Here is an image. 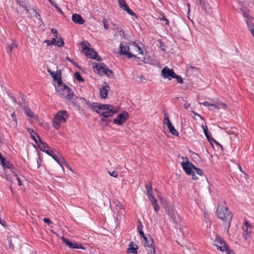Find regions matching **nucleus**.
<instances>
[{
    "label": "nucleus",
    "mask_w": 254,
    "mask_h": 254,
    "mask_svg": "<svg viewBox=\"0 0 254 254\" xmlns=\"http://www.w3.org/2000/svg\"><path fill=\"white\" fill-rule=\"evenodd\" d=\"M166 125L168 127V128L173 126L171 122L167 123V124Z\"/></svg>",
    "instance_id": "obj_64"
},
{
    "label": "nucleus",
    "mask_w": 254,
    "mask_h": 254,
    "mask_svg": "<svg viewBox=\"0 0 254 254\" xmlns=\"http://www.w3.org/2000/svg\"><path fill=\"white\" fill-rule=\"evenodd\" d=\"M161 74L162 76L164 78H167L170 80L172 78H173L174 76H175V73L172 69H170L167 66H165L162 69Z\"/></svg>",
    "instance_id": "obj_11"
},
{
    "label": "nucleus",
    "mask_w": 254,
    "mask_h": 254,
    "mask_svg": "<svg viewBox=\"0 0 254 254\" xmlns=\"http://www.w3.org/2000/svg\"><path fill=\"white\" fill-rule=\"evenodd\" d=\"M160 19H161V20H163L165 22V24L166 25H168L169 24V22L168 19H167L166 17H165L164 16H162V18H161Z\"/></svg>",
    "instance_id": "obj_56"
},
{
    "label": "nucleus",
    "mask_w": 254,
    "mask_h": 254,
    "mask_svg": "<svg viewBox=\"0 0 254 254\" xmlns=\"http://www.w3.org/2000/svg\"><path fill=\"white\" fill-rule=\"evenodd\" d=\"M37 168H38L40 166V157H37Z\"/></svg>",
    "instance_id": "obj_60"
},
{
    "label": "nucleus",
    "mask_w": 254,
    "mask_h": 254,
    "mask_svg": "<svg viewBox=\"0 0 254 254\" xmlns=\"http://www.w3.org/2000/svg\"><path fill=\"white\" fill-rule=\"evenodd\" d=\"M11 118H12V120H16V118L15 117V113L14 112H13L11 114Z\"/></svg>",
    "instance_id": "obj_61"
},
{
    "label": "nucleus",
    "mask_w": 254,
    "mask_h": 254,
    "mask_svg": "<svg viewBox=\"0 0 254 254\" xmlns=\"http://www.w3.org/2000/svg\"><path fill=\"white\" fill-rule=\"evenodd\" d=\"M151 202V203L152 204V205L153 206L155 204H157V200L156 199V198H155V197H153L150 199H149Z\"/></svg>",
    "instance_id": "obj_52"
},
{
    "label": "nucleus",
    "mask_w": 254,
    "mask_h": 254,
    "mask_svg": "<svg viewBox=\"0 0 254 254\" xmlns=\"http://www.w3.org/2000/svg\"><path fill=\"white\" fill-rule=\"evenodd\" d=\"M103 26H104V28L106 29V30H108V21L107 19H103Z\"/></svg>",
    "instance_id": "obj_43"
},
{
    "label": "nucleus",
    "mask_w": 254,
    "mask_h": 254,
    "mask_svg": "<svg viewBox=\"0 0 254 254\" xmlns=\"http://www.w3.org/2000/svg\"><path fill=\"white\" fill-rule=\"evenodd\" d=\"M29 131L31 134V136L33 140L38 145L39 143H40L42 141L39 134L32 129H29Z\"/></svg>",
    "instance_id": "obj_15"
},
{
    "label": "nucleus",
    "mask_w": 254,
    "mask_h": 254,
    "mask_svg": "<svg viewBox=\"0 0 254 254\" xmlns=\"http://www.w3.org/2000/svg\"><path fill=\"white\" fill-rule=\"evenodd\" d=\"M17 44L14 41H12V43L8 45L7 50L8 53L10 55V53L12 52V50L17 47Z\"/></svg>",
    "instance_id": "obj_27"
},
{
    "label": "nucleus",
    "mask_w": 254,
    "mask_h": 254,
    "mask_svg": "<svg viewBox=\"0 0 254 254\" xmlns=\"http://www.w3.org/2000/svg\"><path fill=\"white\" fill-rule=\"evenodd\" d=\"M142 228H143V225H142L141 221L140 220H138V226L137 227L138 232L139 231L142 230Z\"/></svg>",
    "instance_id": "obj_48"
},
{
    "label": "nucleus",
    "mask_w": 254,
    "mask_h": 254,
    "mask_svg": "<svg viewBox=\"0 0 254 254\" xmlns=\"http://www.w3.org/2000/svg\"><path fill=\"white\" fill-rule=\"evenodd\" d=\"M200 104H202L204 106L212 107H213V109H214V110L219 109V107H218V106L217 105H215L213 103H210L206 102V101L203 102Z\"/></svg>",
    "instance_id": "obj_26"
},
{
    "label": "nucleus",
    "mask_w": 254,
    "mask_h": 254,
    "mask_svg": "<svg viewBox=\"0 0 254 254\" xmlns=\"http://www.w3.org/2000/svg\"><path fill=\"white\" fill-rule=\"evenodd\" d=\"M54 37H55L53 38L51 41L45 40V42L47 43L48 44V45H55L56 43L57 39L58 38V36L57 35H54Z\"/></svg>",
    "instance_id": "obj_30"
},
{
    "label": "nucleus",
    "mask_w": 254,
    "mask_h": 254,
    "mask_svg": "<svg viewBox=\"0 0 254 254\" xmlns=\"http://www.w3.org/2000/svg\"><path fill=\"white\" fill-rule=\"evenodd\" d=\"M85 54L86 56L93 59H95L98 61L101 60V58L99 57L98 56L97 53L93 49H89L87 52H85Z\"/></svg>",
    "instance_id": "obj_13"
},
{
    "label": "nucleus",
    "mask_w": 254,
    "mask_h": 254,
    "mask_svg": "<svg viewBox=\"0 0 254 254\" xmlns=\"http://www.w3.org/2000/svg\"><path fill=\"white\" fill-rule=\"evenodd\" d=\"M164 119L163 120V124H167V123L170 122L169 117L167 113L164 114Z\"/></svg>",
    "instance_id": "obj_42"
},
{
    "label": "nucleus",
    "mask_w": 254,
    "mask_h": 254,
    "mask_svg": "<svg viewBox=\"0 0 254 254\" xmlns=\"http://www.w3.org/2000/svg\"><path fill=\"white\" fill-rule=\"evenodd\" d=\"M64 41L62 39V38L61 37H60L58 40L56 41V46H57L58 47H61L62 46H63L64 45Z\"/></svg>",
    "instance_id": "obj_36"
},
{
    "label": "nucleus",
    "mask_w": 254,
    "mask_h": 254,
    "mask_svg": "<svg viewBox=\"0 0 254 254\" xmlns=\"http://www.w3.org/2000/svg\"><path fill=\"white\" fill-rule=\"evenodd\" d=\"M213 245L217 247L218 250L222 252H225L226 254H231L232 253L224 240L219 236H216L213 241Z\"/></svg>",
    "instance_id": "obj_5"
},
{
    "label": "nucleus",
    "mask_w": 254,
    "mask_h": 254,
    "mask_svg": "<svg viewBox=\"0 0 254 254\" xmlns=\"http://www.w3.org/2000/svg\"><path fill=\"white\" fill-rule=\"evenodd\" d=\"M138 249V246L136 244H135L133 242H131L128 246V248L127 250V252L128 253L136 254L137 253V250Z\"/></svg>",
    "instance_id": "obj_18"
},
{
    "label": "nucleus",
    "mask_w": 254,
    "mask_h": 254,
    "mask_svg": "<svg viewBox=\"0 0 254 254\" xmlns=\"http://www.w3.org/2000/svg\"><path fill=\"white\" fill-rule=\"evenodd\" d=\"M168 214L174 223H177L178 222L179 219L178 218L177 213L176 210L173 208H171L168 210Z\"/></svg>",
    "instance_id": "obj_16"
},
{
    "label": "nucleus",
    "mask_w": 254,
    "mask_h": 254,
    "mask_svg": "<svg viewBox=\"0 0 254 254\" xmlns=\"http://www.w3.org/2000/svg\"><path fill=\"white\" fill-rule=\"evenodd\" d=\"M128 118V114L126 112H124L121 114H120L117 118L115 119L113 121L114 124L122 125H123L126 121H127Z\"/></svg>",
    "instance_id": "obj_12"
},
{
    "label": "nucleus",
    "mask_w": 254,
    "mask_h": 254,
    "mask_svg": "<svg viewBox=\"0 0 254 254\" xmlns=\"http://www.w3.org/2000/svg\"><path fill=\"white\" fill-rule=\"evenodd\" d=\"M244 237L246 240L249 236L251 231V227L247 221L245 222V226L244 227Z\"/></svg>",
    "instance_id": "obj_20"
},
{
    "label": "nucleus",
    "mask_w": 254,
    "mask_h": 254,
    "mask_svg": "<svg viewBox=\"0 0 254 254\" xmlns=\"http://www.w3.org/2000/svg\"><path fill=\"white\" fill-rule=\"evenodd\" d=\"M1 163L3 167L4 172H7V170L9 169L10 171L12 173V172L13 171L11 169L12 167V165L9 162L6 161L5 159H4V162H1Z\"/></svg>",
    "instance_id": "obj_24"
},
{
    "label": "nucleus",
    "mask_w": 254,
    "mask_h": 254,
    "mask_svg": "<svg viewBox=\"0 0 254 254\" xmlns=\"http://www.w3.org/2000/svg\"><path fill=\"white\" fill-rule=\"evenodd\" d=\"M120 48L121 55H126L129 59L132 57L136 58L134 55L129 52V47L126 43H121Z\"/></svg>",
    "instance_id": "obj_10"
},
{
    "label": "nucleus",
    "mask_w": 254,
    "mask_h": 254,
    "mask_svg": "<svg viewBox=\"0 0 254 254\" xmlns=\"http://www.w3.org/2000/svg\"><path fill=\"white\" fill-rule=\"evenodd\" d=\"M81 45L83 48L82 50H84L86 52H87L90 49L89 46L90 45L87 41H82L81 43Z\"/></svg>",
    "instance_id": "obj_29"
},
{
    "label": "nucleus",
    "mask_w": 254,
    "mask_h": 254,
    "mask_svg": "<svg viewBox=\"0 0 254 254\" xmlns=\"http://www.w3.org/2000/svg\"><path fill=\"white\" fill-rule=\"evenodd\" d=\"M109 86L106 85L100 89V95L102 98L106 99L107 97Z\"/></svg>",
    "instance_id": "obj_19"
},
{
    "label": "nucleus",
    "mask_w": 254,
    "mask_h": 254,
    "mask_svg": "<svg viewBox=\"0 0 254 254\" xmlns=\"http://www.w3.org/2000/svg\"><path fill=\"white\" fill-rule=\"evenodd\" d=\"M93 68L94 71L97 72L101 75L105 74L109 77H112L114 75L113 71L103 63L97 64L93 65Z\"/></svg>",
    "instance_id": "obj_6"
},
{
    "label": "nucleus",
    "mask_w": 254,
    "mask_h": 254,
    "mask_svg": "<svg viewBox=\"0 0 254 254\" xmlns=\"http://www.w3.org/2000/svg\"><path fill=\"white\" fill-rule=\"evenodd\" d=\"M199 1V4H201L204 8H205V6L207 2L205 0H197Z\"/></svg>",
    "instance_id": "obj_50"
},
{
    "label": "nucleus",
    "mask_w": 254,
    "mask_h": 254,
    "mask_svg": "<svg viewBox=\"0 0 254 254\" xmlns=\"http://www.w3.org/2000/svg\"><path fill=\"white\" fill-rule=\"evenodd\" d=\"M71 19L74 22L78 24H82L84 22V20L82 18L81 16L76 13L72 14Z\"/></svg>",
    "instance_id": "obj_17"
},
{
    "label": "nucleus",
    "mask_w": 254,
    "mask_h": 254,
    "mask_svg": "<svg viewBox=\"0 0 254 254\" xmlns=\"http://www.w3.org/2000/svg\"><path fill=\"white\" fill-rule=\"evenodd\" d=\"M216 213L218 218L228 224L229 227L233 216L231 212L229 211V208L226 206L225 202L222 201L221 203L218 204Z\"/></svg>",
    "instance_id": "obj_2"
},
{
    "label": "nucleus",
    "mask_w": 254,
    "mask_h": 254,
    "mask_svg": "<svg viewBox=\"0 0 254 254\" xmlns=\"http://www.w3.org/2000/svg\"><path fill=\"white\" fill-rule=\"evenodd\" d=\"M62 239L63 242H64L66 246H67L70 249H80L82 250H86V248L83 246L81 244L78 242H73L70 241L67 239L64 238V237H62Z\"/></svg>",
    "instance_id": "obj_9"
},
{
    "label": "nucleus",
    "mask_w": 254,
    "mask_h": 254,
    "mask_svg": "<svg viewBox=\"0 0 254 254\" xmlns=\"http://www.w3.org/2000/svg\"><path fill=\"white\" fill-rule=\"evenodd\" d=\"M51 32L54 34H56L55 35H57L58 34V31L56 29L53 28L51 30Z\"/></svg>",
    "instance_id": "obj_62"
},
{
    "label": "nucleus",
    "mask_w": 254,
    "mask_h": 254,
    "mask_svg": "<svg viewBox=\"0 0 254 254\" xmlns=\"http://www.w3.org/2000/svg\"><path fill=\"white\" fill-rule=\"evenodd\" d=\"M57 159V160L56 162L61 166V167L63 169H64V167L63 166V164H64L67 168H68L69 169H70V167L69 166L68 164L66 163L63 157L62 156H61V155H59V158Z\"/></svg>",
    "instance_id": "obj_23"
},
{
    "label": "nucleus",
    "mask_w": 254,
    "mask_h": 254,
    "mask_svg": "<svg viewBox=\"0 0 254 254\" xmlns=\"http://www.w3.org/2000/svg\"><path fill=\"white\" fill-rule=\"evenodd\" d=\"M145 188L146 190V191H147V190H152V187L151 182H149L147 183V184L145 185Z\"/></svg>",
    "instance_id": "obj_47"
},
{
    "label": "nucleus",
    "mask_w": 254,
    "mask_h": 254,
    "mask_svg": "<svg viewBox=\"0 0 254 254\" xmlns=\"http://www.w3.org/2000/svg\"><path fill=\"white\" fill-rule=\"evenodd\" d=\"M20 5L23 8V10L25 11L26 12H27L28 11V9L25 5H24L22 4H20Z\"/></svg>",
    "instance_id": "obj_59"
},
{
    "label": "nucleus",
    "mask_w": 254,
    "mask_h": 254,
    "mask_svg": "<svg viewBox=\"0 0 254 254\" xmlns=\"http://www.w3.org/2000/svg\"><path fill=\"white\" fill-rule=\"evenodd\" d=\"M9 126L11 128H15L17 127V120H13L9 122Z\"/></svg>",
    "instance_id": "obj_38"
},
{
    "label": "nucleus",
    "mask_w": 254,
    "mask_h": 254,
    "mask_svg": "<svg viewBox=\"0 0 254 254\" xmlns=\"http://www.w3.org/2000/svg\"><path fill=\"white\" fill-rule=\"evenodd\" d=\"M170 132L173 135L178 136L179 133L177 130L173 126L169 128Z\"/></svg>",
    "instance_id": "obj_32"
},
{
    "label": "nucleus",
    "mask_w": 254,
    "mask_h": 254,
    "mask_svg": "<svg viewBox=\"0 0 254 254\" xmlns=\"http://www.w3.org/2000/svg\"><path fill=\"white\" fill-rule=\"evenodd\" d=\"M253 21H254V19L253 18H248L246 21L248 27L251 33L252 32V29H254V24Z\"/></svg>",
    "instance_id": "obj_25"
},
{
    "label": "nucleus",
    "mask_w": 254,
    "mask_h": 254,
    "mask_svg": "<svg viewBox=\"0 0 254 254\" xmlns=\"http://www.w3.org/2000/svg\"><path fill=\"white\" fill-rule=\"evenodd\" d=\"M124 10H126L129 15L136 17V15L135 14V13L131 9H130L128 7V6L127 7H126V8Z\"/></svg>",
    "instance_id": "obj_37"
},
{
    "label": "nucleus",
    "mask_w": 254,
    "mask_h": 254,
    "mask_svg": "<svg viewBox=\"0 0 254 254\" xmlns=\"http://www.w3.org/2000/svg\"><path fill=\"white\" fill-rule=\"evenodd\" d=\"M138 233H139L141 237L143 238V240H146L147 237L145 236L142 230L138 231Z\"/></svg>",
    "instance_id": "obj_53"
},
{
    "label": "nucleus",
    "mask_w": 254,
    "mask_h": 254,
    "mask_svg": "<svg viewBox=\"0 0 254 254\" xmlns=\"http://www.w3.org/2000/svg\"><path fill=\"white\" fill-rule=\"evenodd\" d=\"M119 2V5L124 10L126 7H127V5L126 1L125 0H118Z\"/></svg>",
    "instance_id": "obj_34"
},
{
    "label": "nucleus",
    "mask_w": 254,
    "mask_h": 254,
    "mask_svg": "<svg viewBox=\"0 0 254 254\" xmlns=\"http://www.w3.org/2000/svg\"><path fill=\"white\" fill-rule=\"evenodd\" d=\"M203 131H204V134L206 136V137H207L208 140L209 141H210V139L211 138H210V136L209 135L208 130V128H207V127H206V126H205V127H203Z\"/></svg>",
    "instance_id": "obj_39"
},
{
    "label": "nucleus",
    "mask_w": 254,
    "mask_h": 254,
    "mask_svg": "<svg viewBox=\"0 0 254 254\" xmlns=\"http://www.w3.org/2000/svg\"><path fill=\"white\" fill-rule=\"evenodd\" d=\"M39 148L42 151L46 153L48 155H52V151L49 150V145L45 142L43 141L38 144Z\"/></svg>",
    "instance_id": "obj_14"
},
{
    "label": "nucleus",
    "mask_w": 254,
    "mask_h": 254,
    "mask_svg": "<svg viewBox=\"0 0 254 254\" xmlns=\"http://www.w3.org/2000/svg\"><path fill=\"white\" fill-rule=\"evenodd\" d=\"M173 78H176L177 79V82L179 83H183V79L181 77V76H180L178 75H177L176 73H175V76H174Z\"/></svg>",
    "instance_id": "obj_41"
},
{
    "label": "nucleus",
    "mask_w": 254,
    "mask_h": 254,
    "mask_svg": "<svg viewBox=\"0 0 254 254\" xmlns=\"http://www.w3.org/2000/svg\"><path fill=\"white\" fill-rule=\"evenodd\" d=\"M7 172H4V174H5L4 178L7 181H8L11 183L12 181V178L10 176H9V175H7Z\"/></svg>",
    "instance_id": "obj_45"
},
{
    "label": "nucleus",
    "mask_w": 254,
    "mask_h": 254,
    "mask_svg": "<svg viewBox=\"0 0 254 254\" xmlns=\"http://www.w3.org/2000/svg\"><path fill=\"white\" fill-rule=\"evenodd\" d=\"M217 105L218 106H221L224 109H225L226 108V107H227L226 104L225 103H224L221 102H218Z\"/></svg>",
    "instance_id": "obj_49"
},
{
    "label": "nucleus",
    "mask_w": 254,
    "mask_h": 254,
    "mask_svg": "<svg viewBox=\"0 0 254 254\" xmlns=\"http://www.w3.org/2000/svg\"><path fill=\"white\" fill-rule=\"evenodd\" d=\"M114 29L116 30L117 32H122L123 34H124V31L120 25L114 24Z\"/></svg>",
    "instance_id": "obj_33"
},
{
    "label": "nucleus",
    "mask_w": 254,
    "mask_h": 254,
    "mask_svg": "<svg viewBox=\"0 0 254 254\" xmlns=\"http://www.w3.org/2000/svg\"><path fill=\"white\" fill-rule=\"evenodd\" d=\"M153 208L155 210V212H158V210H159V206H158V205L157 204V203L156 204H155L153 206Z\"/></svg>",
    "instance_id": "obj_58"
},
{
    "label": "nucleus",
    "mask_w": 254,
    "mask_h": 254,
    "mask_svg": "<svg viewBox=\"0 0 254 254\" xmlns=\"http://www.w3.org/2000/svg\"><path fill=\"white\" fill-rule=\"evenodd\" d=\"M43 221L45 222V223H48L49 224H52V221H51V220L49 219V218H44L43 219Z\"/></svg>",
    "instance_id": "obj_55"
},
{
    "label": "nucleus",
    "mask_w": 254,
    "mask_h": 254,
    "mask_svg": "<svg viewBox=\"0 0 254 254\" xmlns=\"http://www.w3.org/2000/svg\"><path fill=\"white\" fill-rule=\"evenodd\" d=\"M147 195L149 199H150V198L154 197L152 194V190H147Z\"/></svg>",
    "instance_id": "obj_46"
},
{
    "label": "nucleus",
    "mask_w": 254,
    "mask_h": 254,
    "mask_svg": "<svg viewBox=\"0 0 254 254\" xmlns=\"http://www.w3.org/2000/svg\"><path fill=\"white\" fill-rule=\"evenodd\" d=\"M24 112L27 114V115L28 116V117L35 118L34 114L32 111H31L30 108L25 107L24 108Z\"/></svg>",
    "instance_id": "obj_28"
},
{
    "label": "nucleus",
    "mask_w": 254,
    "mask_h": 254,
    "mask_svg": "<svg viewBox=\"0 0 254 254\" xmlns=\"http://www.w3.org/2000/svg\"><path fill=\"white\" fill-rule=\"evenodd\" d=\"M68 117V115L65 111H59L55 116L53 120V126L56 129L61 127V124L65 123Z\"/></svg>",
    "instance_id": "obj_4"
},
{
    "label": "nucleus",
    "mask_w": 254,
    "mask_h": 254,
    "mask_svg": "<svg viewBox=\"0 0 254 254\" xmlns=\"http://www.w3.org/2000/svg\"><path fill=\"white\" fill-rule=\"evenodd\" d=\"M57 10L61 13L62 14H63V12L62 11V10L61 9V8L60 7H59V6H57V7H55Z\"/></svg>",
    "instance_id": "obj_63"
},
{
    "label": "nucleus",
    "mask_w": 254,
    "mask_h": 254,
    "mask_svg": "<svg viewBox=\"0 0 254 254\" xmlns=\"http://www.w3.org/2000/svg\"><path fill=\"white\" fill-rule=\"evenodd\" d=\"M144 245L148 252V254H155V249L152 238L150 236L147 237L146 240H144Z\"/></svg>",
    "instance_id": "obj_8"
},
{
    "label": "nucleus",
    "mask_w": 254,
    "mask_h": 254,
    "mask_svg": "<svg viewBox=\"0 0 254 254\" xmlns=\"http://www.w3.org/2000/svg\"><path fill=\"white\" fill-rule=\"evenodd\" d=\"M12 176L16 178V179L18 182V185L19 186H22V181H23L22 179L17 174H16L14 172H12Z\"/></svg>",
    "instance_id": "obj_31"
},
{
    "label": "nucleus",
    "mask_w": 254,
    "mask_h": 254,
    "mask_svg": "<svg viewBox=\"0 0 254 254\" xmlns=\"http://www.w3.org/2000/svg\"><path fill=\"white\" fill-rule=\"evenodd\" d=\"M48 71L52 75L54 80L55 81H57L58 86H60L61 84H63L61 77L58 76V75L57 74H56L55 72H52L49 69Z\"/></svg>",
    "instance_id": "obj_22"
},
{
    "label": "nucleus",
    "mask_w": 254,
    "mask_h": 254,
    "mask_svg": "<svg viewBox=\"0 0 254 254\" xmlns=\"http://www.w3.org/2000/svg\"><path fill=\"white\" fill-rule=\"evenodd\" d=\"M59 154H55V153H53V152L52 151V155H50L52 157V158L56 161H57V159L58 158H59Z\"/></svg>",
    "instance_id": "obj_54"
},
{
    "label": "nucleus",
    "mask_w": 254,
    "mask_h": 254,
    "mask_svg": "<svg viewBox=\"0 0 254 254\" xmlns=\"http://www.w3.org/2000/svg\"><path fill=\"white\" fill-rule=\"evenodd\" d=\"M134 50L138 53V54L143 55V51L137 45H134Z\"/></svg>",
    "instance_id": "obj_40"
},
{
    "label": "nucleus",
    "mask_w": 254,
    "mask_h": 254,
    "mask_svg": "<svg viewBox=\"0 0 254 254\" xmlns=\"http://www.w3.org/2000/svg\"><path fill=\"white\" fill-rule=\"evenodd\" d=\"M86 103L90 109L100 114L105 118L111 117L118 111L117 108L112 105L100 104L97 103H90L87 102Z\"/></svg>",
    "instance_id": "obj_1"
},
{
    "label": "nucleus",
    "mask_w": 254,
    "mask_h": 254,
    "mask_svg": "<svg viewBox=\"0 0 254 254\" xmlns=\"http://www.w3.org/2000/svg\"><path fill=\"white\" fill-rule=\"evenodd\" d=\"M225 131L228 134L234 135L236 136V134L237 132V129L235 127H227L223 128Z\"/></svg>",
    "instance_id": "obj_21"
},
{
    "label": "nucleus",
    "mask_w": 254,
    "mask_h": 254,
    "mask_svg": "<svg viewBox=\"0 0 254 254\" xmlns=\"http://www.w3.org/2000/svg\"><path fill=\"white\" fill-rule=\"evenodd\" d=\"M56 89L59 94L66 100H69L73 97L72 91L65 84H62L60 86H58Z\"/></svg>",
    "instance_id": "obj_7"
},
{
    "label": "nucleus",
    "mask_w": 254,
    "mask_h": 254,
    "mask_svg": "<svg viewBox=\"0 0 254 254\" xmlns=\"http://www.w3.org/2000/svg\"><path fill=\"white\" fill-rule=\"evenodd\" d=\"M49 1L51 3V4L54 6L55 7H57V6H58L56 2L53 0H49Z\"/></svg>",
    "instance_id": "obj_57"
},
{
    "label": "nucleus",
    "mask_w": 254,
    "mask_h": 254,
    "mask_svg": "<svg viewBox=\"0 0 254 254\" xmlns=\"http://www.w3.org/2000/svg\"><path fill=\"white\" fill-rule=\"evenodd\" d=\"M182 167L186 174L189 175H191L192 178L194 180H196L198 178V177L196 176L195 174L198 176H202V171L200 169L196 168L191 163L183 162L182 163Z\"/></svg>",
    "instance_id": "obj_3"
},
{
    "label": "nucleus",
    "mask_w": 254,
    "mask_h": 254,
    "mask_svg": "<svg viewBox=\"0 0 254 254\" xmlns=\"http://www.w3.org/2000/svg\"><path fill=\"white\" fill-rule=\"evenodd\" d=\"M109 173L111 176H113L115 178H117L118 177V174L116 171H114L112 173L110 172H109Z\"/></svg>",
    "instance_id": "obj_51"
},
{
    "label": "nucleus",
    "mask_w": 254,
    "mask_h": 254,
    "mask_svg": "<svg viewBox=\"0 0 254 254\" xmlns=\"http://www.w3.org/2000/svg\"><path fill=\"white\" fill-rule=\"evenodd\" d=\"M75 77L76 78V79L78 81H80V82H83L84 81V79L82 78V77L81 76L80 73L79 72H75Z\"/></svg>",
    "instance_id": "obj_35"
},
{
    "label": "nucleus",
    "mask_w": 254,
    "mask_h": 254,
    "mask_svg": "<svg viewBox=\"0 0 254 254\" xmlns=\"http://www.w3.org/2000/svg\"><path fill=\"white\" fill-rule=\"evenodd\" d=\"M136 79H139L140 81L142 82H144V81L146 80V78L142 75H136Z\"/></svg>",
    "instance_id": "obj_44"
}]
</instances>
